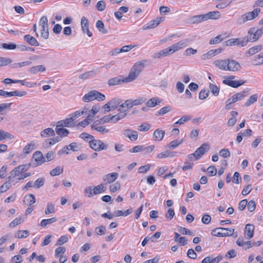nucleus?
I'll use <instances>...</instances> for the list:
<instances>
[{"label":"nucleus","mask_w":263,"mask_h":263,"mask_svg":"<svg viewBox=\"0 0 263 263\" xmlns=\"http://www.w3.org/2000/svg\"><path fill=\"white\" fill-rule=\"evenodd\" d=\"M2 47L6 49L12 50L16 48L17 45L14 43H3L2 44Z\"/></svg>","instance_id":"nucleus-63"},{"label":"nucleus","mask_w":263,"mask_h":263,"mask_svg":"<svg viewBox=\"0 0 263 263\" xmlns=\"http://www.w3.org/2000/svg\"><path fill=\"white\" fill-rule=\"evenodd\" d=\"M163 20L164 19L163 17H157L156 19L149 22L147 24L145 25L143 27V29L147 30L152 28H154L155 27L158 26L161 22L163 21Z\"/></svg>","instance_id":"nucleus-11"},{"label":"nucleus","mask_w":263,"mask_h":263,"mask_svg":"<svg viewBox=\"0 0 263 263\" xmlns=\"http://www.w3.org/2000/svg\"><path fill=\"white\" fill-rule=\"evenodd\" d=\"M27 95V92L25 91H18L14 90L13 91L8 92L2 89H0V96L4 97L5 98L11 97L13 96L17 97H23Z\"/></svg>","instance_id":"nucleus-6"},{"label":"nucleus","mask_w":263,"mask_h":263,"mask_svg":"<svg viewBox=\"0 0 263 263\" xmlns=\"http://www.w3.org/2000/svg\"><path fill=\"white\" fill-rule=\"evenodd\" d=\"M96 27L100 32L104 34L108 33V31L105 28L104 24L102 21L99 20L96 22Z\"/></svg>","instance_id":"nucleus-31"},{"label":"nucleus","mask_w":263,"mask_h":263,"mask_svg":"<svg viewBox=\"0 0 263 263\" xmlns=\"http://www.w3.org/2000/svg\"><path fill=\"white\" fill-rule=\"evenodd\" d=\"M92 117L93 116H91L90 114L88 115L85 120L79 123V125L84 127H85L92 121Z\"/></svg>","instance_id":"nucleus-48"},{"label":"nucleus","mask_w":263,"mask_h":263,"mask_svg":"<svg viewBox=\"0 0 263 263\" xmlns=\"http://www.w3.org/2000/svg\"><path fill=\"white\" fill-rule=\"evenodd\" d=\"M27 201L30 205H32L35 202V197L32 194H30L28 195L25 196L24 200V202Z\"/></svg>","instance_id":"nucleus-37"},{"label":"nucleus","mask_w":263,"mask_h":263,"mask_svg":"<svg viewBox=\"0 0 263 263\" xmlns=\"http://www.w3.org/2000/svg\"><path fill=\"white\" fill-rule=\"evenodd\" d=\"M168 55H170V53L167 50V48H166L165 49L159 51L158 52L155 53L153 55V58L154 59H159L162 57H165Z\"/></svg>","instance_id":"nucleus-30"},{"label":"nucleus","mask_w":263,"mask_h":263,"mask_svg":"<svg viewBox=\"0 0 263 263\" xmlns=\"http://www.w3.org/2000/svg\"><path fill=\"white\" fill-rule=\"evenodd\" d=\"M93 96L94 100H97L98 101H102L105 99V96L104 95L97 90H92Z\"/></svg>","instance_id":"nucleus-33"},{"label":"nucleus","mask_w":263,"mask_h":263,"mask_svg":"<svg viewBox=\"0 0 263 263\" xmlns=\"http://www.w3.org/2000/svg\"><path fill=\"white\" fill-rule=\"evenodd\" d=\"M45 183V179L43 178H38L34 182L33 186L35 189H39L43 186Z\"/></svg>","instance_id":"nucleus-53"},{"label":"nucleus","mask_w":263,"mask_h":263,"mask_svg":"<svg viewBox=\"0 0 263 263\" xmlns=\"http://www.w3.org/2000/svg\"><path fill=\"white\" fill-rule=\"evenodd\" d=\"M249 42V37L245 36L243 38L230 39L226 42V46L237 45L239 47H243L246 46Z\"/></svg>","instance_id":"nucleus-5"},{"label":"nucleus","mask_w":263,"mask_h":263,"mask_svg":"<svg viewBox=\"0 0 263 263\" xmlns=\"http://www.w3.org/2000/svg\"><path fill=\"white\" fill-rule=\"evenodd\" d=\"M24 40L31 46H39V43L36 40V39H35L33 36L30 35V34L25 35L24 36Z\"/></svg>","instance_id":"nucleus-19"},{"label":"nucleus","mask_w":263,"mask_h":263,"mask_svg":"<svg viewBox=\"0 0 263 263\" xmlns=\"http://www.w3.org/2000/svg\"><path fill=\"white\" fill-rule=\"evenodd\" d=\"M254 226L252 224H247L245 227V233L247 235V238L251 239L254 235Z\"/></svg>","instance_id":"nucleus-17"},{"label":"nucleus","mask_w":263,"mask_h":263,"mask_svg":"<svg viewBox=\"0 0 263 263\" xmlns=\"http://www.w3.org/2000/svg\"><path fill=\"white\" fill-rule=\"evenodd\" d=\"M206 21L205 14L195 15L190 18V21L193 24H198Z\"/></svg>","instance_id":"nucleus-20"},{"label":"nucleus","mask_w":263,"mask_h":263,"mask_svg":"<svg viewBox=\"0 0 263 263\" xmlns=\"http://www.w3.org/2000/svg\"><path fill=\"white\" fill-rule=\"evenodd\" d=\"M219 155L224 158H228L230 157L231 153L228 149L223 148L220 151Z\"/></svg>","instance_id":"nucleus-55"},{"label":"nucleus","mask_w":263,"mask_h":263,"mask_svg":"<svg viewBox=\"0 0 263 263\" xmlns=\"http://www.w3.org/2000/svg\"><path fill=\"white\" fill-rule=\"evenodd\" d=\"M260 12V9L259 8L255 9L253 11L246 13L242 15L238 20L240 24H243L248 21L252 20L255 18Z\"/></svg>","instance_id":"nucleus-4"},{"label":"nucleus","mask_w":263,"mask_h":263,"mask_svg":"<svg viewBox=\"0 0 263 263\" xmlns=\"http://www.w3.org/2000/svg\"><path fill=\"white\" fill-rule=\"evenodd\" d=\"M79 148L77 143L73 142L69 144V145L65 146L62 149L58 152V155H61L64 153L68 154L69 152L68 151L72 150L73 152H76L79 150Z\"/></svg>","instance_id":"nucleus-10"},{"label":"nucleus","mask_w":263,"mask_h":263,"mask_svg":"<svg viewBox=\"0 0 263 263\" xmlns=\"http://www.w3.org/2000/svg\"><path fill=\"white\" fill-rule=\"evenodd\" d=\"M160 102L161 101L159 98L155 97L148 100L146 103V105L148 107H153L158 105Z\"/></svg>","instance_id":"nucleus-28"},{"label":"nucleus","mask_w":263,"mask_h":263,"mask_svg":"<svg viewBox=\"0 0 263 263\" xmlns=\"http://www.w3.org/2000/svg\"><path fill=\"white\" fill-rule=\"evenodd\" d=\"M188 43V40L185 39L183 40L180 41L179 42L175 43L176 47L179 50L180 49L185 47Z\"/></svg>","instance_id":"nucleus-45"},{"label":"nucleus","mask_w":263,"mask_h":263,"mask_svg":"<svg viewBox=\"0 0 263 263\" xmlns=\"http://www.w3.org/2000/svg\"><path fill=\"white\" fill-rule=\"evenodd\" d=\"M210 149V145L208 143L202 144L194 152L196 155V160L200 159L206 152Z\"/></svg>","instance_id":"nucleus-7"},{"label":"nucleus","mask_w":263,"mask_h":263,"mask_svg":"<svg viewBox=\"0 0 263 263\" xmlns=\"http://www.w3.org/2000/svg\"><path fill=\"white\" fill-rule=\"evenodd\" d=\"M223 40L221 35H218L212 39L209 42L210 44H216L220 43Z\"/></svg>","instance_id":"nucleus-60"},{"label":"nucleus","mask_w":263,"mask_h":263,"mask_svg":"<svg viewBox=\"0 0 263 263\" xmlns=\"http://www.w3.org/2000/svg\"><path fill=\"white\" fill-rule=\"evenodd\" d=\"M248 33L250 34H253L252 38L250 37L249 41L250 40H252L253 41H256L263 34V26L261 27L260 29L257 30H255V28H251L249 31Z\"/></svg>","instance_id":"nucleus-9"},{"label":"nucleus","mask_w":263,"mask_h":263,"mask_svg":"<svg viewBox=\"0 0 263 263\" xmlns=\"http://www.w3.org/2000/svg\"><path fill=\"white\" fill-rule=\"evenodd\" d=\"M151 125L147 123H144L139 126L138 129L141 132H147L149 129Z\"/></svg>","instance_id":"nucleus-61"},{"label":"nucleus","mask_w":263,"mask_h":263,"mask_svg":"<svg viewBox=\"0 0 263 263\" xmlns=\"http://www.w3.org/2000/svg\"><path fill=\"white\" fill-rule=\"evenodd\" d=\"M89 145L91 149L96 152L106 150L108 147L107 144H105L101 140L96 139L95 138L89 141Z\"/></svg>","instance_id":"nucleus-3"},{"label":"nucleus","mask_w":263,"mask_h":263,"mask_svg":"<svg viewBox=\"0 0 263 263\" xmlns=\"http://www.w3.org/2000/svg\"><path fill=\"white\" fill-rule=\"evenodd\" d=\"M145 61H138L132 67L127 77L124 78L123 81L128 83L135 80L144 68Z\"/></svg>","instance_id":"nucleus-1"},{"label":"nucleus","mask_w":263,"mask_h":263,"mask_svg":"<svg viewBox=\"0 0 263 263\" xmlns=\"http://www.w3.org/2000/svg\"><path fill=\"white\" fill-rule=\"evenodd\" d=\"M92 90L89 91L82 98V100L85 102H89L94 101Z\"/></svg>","instance_id":"nucleus-39"},{"label":"nucleus","mask_w":263,"mask_h":263,"mask_svg":"<svg viewBox=\"0 0 263 263\" xmlns=\"http://www.w3.org/2000/svg\"><path fill=\"white\" fill-rule=\"evenodd\" d=\"M258 98V96L257 94H254L250 97L249 99L246 101L245 104V106H249L255 102Z\"/></svg>","instance_id":"nucleus-47"},{"label":"nucleus","mask_w":263,"mask_h":263,"mask_svg":"<svg viewBox=\"0 0 263 263\" xmlns=\"http://www.w3.org/2000/svg\"><path fill=\"white\" fill-rule=\"evenodd\" d=\"M12 62V60L8 58L0 57V67L6 66Z\"/></svg>","instance_id":"nucleus-52"},{"label":"nucleus","mask_w":263,"mask_h":263,"mask_svg":"<svg viewBox=\"0 0 263 263\" xmlns=\"http://www.w3.org/2000/svg\"><path fill=\"white\" fill-rule=\"evenodd\" d=\"M54 131L51 128H46L41 133V136L43 138H47L49 136H54Z\"/></svg>","instance_id":"nucleus-26"},{"label":"nucleus","mask_w":263,"mask_h":263,"mask_svg":"<svg viewBox=\"0 0 263 263\" xmlns=\"http://www.w3.org/2000/svg\"><path fill=\"white\" fill-rule=\"evenodd\" d=\"M55 212L54 204L51 203H48L45 211V213L48 215Z\"/></svg>","instance_id":"nucleus-42"},{"label":"nucleus","mask_w":263,"mask_h":263,"mask_svg":"<svg viewBox=\"0 0 263 263\" xmlns=\"http://www.w3.org/2000/svg\"><path fill=\"white\" fill-rule=\"evenodd\" d=\"M254 65H261L263 64V55L261 54H258L254 57L253 60Z\"/></svg>","instance_id":"nucleus-50"},{"label":"nucleus","mask_w":263,"mask_h":263,"mask_svg":"<svg viewBox=\"0 0 263 263\" xmlns=\"http://www.w3.org/2000/svg\"><path fill=\"white\" fill-rule=\"evenodd\" d=\"M46 70V68L42 65L33 66L28 69V71L31 73H36L38 72H43Z\"/></svg>","instance_id":"nucleus-27"},{"label":"nucleus","mask_w":263,"mask_h":263,"mask_svg":"<svg viewBox=\"0 0 263 263\" xmlns=\"http://www.w3.org/2000/svg\"><path fill=\"white\" fill-rule=\"evenodd\" d=\"M63 172V168L61 166H57L55 168L52 170L50 172V174L52 176H55L59 175L61 173Z\"/></svg>","instance_id":"nucleus-41"},{"label":"nucleus","mask_w":263,"mask_h":263,"mask_svg":"<svg viewBox=\"0 0 263 263\" xmlns=\"http://www.w3.org/2000/svg\"><path fill=\"white\" fill-rule=\"evenodd\" d=\"M22 173L18 166H17L10 172V175L8 177V180H11L12 178L20 176Z\"/></svg>","instance_id":"nucleus-38"},{"label":"nucleus","mask_w":263,"mask_h":263,"mask_svg":"<svg viewBox=\"0 0 263 263\" xmlns=\"http://www.w3.org/2000/svg\"><path fill=\"white\" fill-rule=\"evenodd\" d=\"M171 110V108L170 106H165L160 109L157 113L156 114V116H162L163 115L167 112L170 111Z\"/></svg>","instance_id":"nucleus-54"},{"label":"nucleus","mask_w":263,"mask_h":263,"mask_svg":"<svg viewBox=\"0 0 263 263\" xmlns=\"http://www.w3.org/2000/svg\"><path fill=\"white\" fill-rule=\"evenodd\" d=\"M33 158L36 162L37 165H41L45 163L44 156L40 151L35 152L33 155Z\"/></svg>","instance_id":"nucleus-15"},{"label":"nucleus","mask_w":263,"mask_h":263,"mask_svg":"<svg viewBox=\"0 0 263 263\" xmlns=\"http://www.w3.org/2000/svg\"><path fill=\"white\" fill-rule=\"evenodd\" d=\"M96 74V72L92 70V71H88L87 72H85V73L80 75L79 78L82 79H86L87 78H88L92 77L93 76H95Z\"/></svg>","instance_id":"nucleus-57"},{"label":"nucleus","mask_w":263,"mask_h":263,"mask_svg":"<svg viewBox=\"0 0 263 263\" xmlns=\"http://www.w3.org/2000/svg\"><path fill=\"white\" fill-rule=\"evenodd\" d=\"M228 59L224 60H217L213 62V64L220 70H228Z\"/></svg>","instance_id":"nucleus-14"},{"label":"nucleus","mask_w":263,"mask_h":263,"mask_svg":"<svg viewBox=\"0 0 263 263\" xmlns=\"http://www.w3.org/2000/svg\"><path fill=\"white\" fill-rule=\"evenodd\" d=\"M23 220L21 217H17L10 222L9 224V227H14L16 226L21 224Z\"/></svg>","instance_id":"nucleus-62"},{"label":"nucleus","mask_w":263,"mask_h":263,"mask_svg":"<svg viewBox=\"0 0 263 263\" xmlns=\"http://www.w3.org/2000/svg\"><path fill=\"white\" fill-rule=\"evenodd\" d=\"M121 185L119 182H116L109 186V190L111 193H115L120 189Z\"/></svg>","instance_id":"nucleus-56"},{"label":"nucleus","mask_w":263,"mask_h":263,"mask_svg":"<svg viewBox=\"0 0 263 263\" xmlns=\"http://www.w3.org/2000/svg\"><path fill=\"white\" fill-rule=\"evenodd\" d=\"M182 142V140H174L170 143L168 146L170 148L174 149L180 145Z\"/></svg>","instance_id":"nucleus-58"},{"label":"nucleus","mask_w":263,"mask_h":263,"mask_svg":"<svg viewBox=\"0 0 263 263\" xmlns=\"http://www.w3.org/2000/svg\"><path fill=\"white\" fill-rule=\"evenodd\" d=\"M123 80H124V79H122L119 77H116L110 79L108 81V84L109 86H114V85H120L122 82L125 83L124 81H123Z\"/></svg>","instance_id":"nucleus-22"},{"label":"nucleus","mask_w":263,"mask_h":263,"mask_svg":"<svg viewBox=\"0 0 263 263\" xmlns=\"http://www.w3.org/2000/svg\"><path fill=\"white\" fill-rule=\"evenodd\" d=\"M118 177L117 173H111L104 175L103 177V180L105 182V184H110L115 182Z\"/></svg>","instance_id":"nucleus-13"},{"label":"nucleus","mask_w":263,"mask_h":263,"mask_svg":"<svg viewBox=\"0 0 263 263\" xmlns=\"http://www.w3.org/2000/svg\"><path fill=\"white\" fill-rule=\"evenodd\" d=\"M63 126H58L57 125L55 128V132L57 134L59 135L60 137H66L67 136L69 132L66 128H62Z\"/></svg>","instance_id":"nucleus-21"},{"label":"nucleus","mask_w":263,"mask_h":263,"mask_svg":"<svg viewBox=\"0 0 263 263\" xmlns=\"http://www.w3.org/2000/svg\"><path fill=\"white\" fill-rule=\"evenodd\" d=\"M122 100L117 98L112 99L111 100L108 101V104L110 105L111 108L112 110L115 109L118 107V106L122 103Z\"/></svg>","instance_id":"nucleus-23"},{"label":"nucleus","mask_w":263,"mask_h":263,"mask_svg":"<svg viewBox=\"0 0 263 263\" xmlns=\"http://www.w3.org/2000/svg\"><path fill=\"white\" fill-rule=\"evenodd\" d=\"M39 26L41 27V29H45L48 28V19L47 16H42L39 21Z\"/></svg>","instance_id":"nucleus-35"},{"label":"nucleus","mask_w":263,"mask_h":263,"mask_svg":"<svg viewBox=\"0 0 263 263\" xmlns=\"http://www.w3.org/2000/svg\"><path fill=\"white\" fill-rule=\"evenodd\" d=\"M12 136L9 133L3 130H0V141L6 139H11Z\"/></svg>","instance_id":"nucleus-49"},{"label":"nucleus","mask_w":263,"mask_h":263,"mask_svg":"<svg viewBox=\"0 0 263 263\" xmlns=\"http://www.w3.org/2000/svg\"><path fill=\"white\" fill-rule=\"evenodd\" d=\"M106 191V187L103 184H100L93 188V194L97 195Z\"/></svg>","instance_id":"nucleus-34"},{"label":"nucleus","mask_w":263,"mask_h":263,"mask_svg":"<svg viewBox=\"0 0 263 263\" xmlns=\"http://www.w3.org/2000/svg\"><path fill=\"white\" fill-rule=\"evenodd\" d=\"M55 157L54 153L52 151H50L47 153L46 156H44L45 162L50 161L53 160Z\"/></svg>","instance_id":"nucleus-59"},{"label":"nucleus","mask_w":263,"mask_h":263,"mask_svg":"<svg viewBox=\"0 0 263 263\" xmlns=\"http://www.w3.org/2000/svg\"><path fill=\"white\" fill-rule=\"evenodd\" d=\"M234 229L230 228H217L212 231V235L217 237H226L232 236Z\"/></svg>","instance_id":"nucleus-2"},{"label":"nucleus","mask_w":263,"mask_h":263,"mask_svg":"<svg viewBox=\"0 0 263 263\" xmlns=\"http://www.w3.org/2000/svg\"><path fill=\"white\" fill-rule=\"evenodd\" d=\"M227 69L231 71H237L240 70L241 66L240 64L235 60L228 59Z\"/></svg>","instance_id":"nucleus-8"},{"label":"nucleus","mask_w":263,"mask_h":263,"mask_svg":"<svg viewBox=\"0 0 263 263\" xmlns=\"http://www.w3.org/2000/svg\"><path fill=\"white\" fill-rule=\"evenodd\" d=\"M175 216V212L173 209L170 208L165 214V218L169 220H172Z\"/></svg>","instance_id":"nucleus-64"},{"label":"nucleus","mask_w":263,"mask_h":263,"mask_svg":"<svg viewBox=\"0 0 263 263\" xmlns=\"http://www.w3.org/2000/svg\"><path fill=\"white\" fill-rule=\"evenodd\" d=\"M80 138L83 139L84 140L88 142L89 143V141L93 139L94 137L86 133H82L80 135Z\"/></svg>","instance_id":"nucleus-51"},{"label":"nucleus","mask_w":263,"mask_h":263,"mask_svg":"<svg viewBox=\"0 0 263 263\" xmlns=\"http://www.w3.org/2000/svg\"><path fill=\"white\" fill-rule=\"evenodd\" d=\"M10 181L9 180L0 186V194L6 192L10 189L11 186Z\"/></svg>","instance_id":"nucleus-43"},{"label":"nucleus","mask_w":263,"mask_h":263,"mask_svg":"<svg viewBox=\"0 0 263 263\" xmlns=\"http://www.w3.org/2000/svg\"><path fill=\"white\" fill-rule=\"evenodd\" d=\"M81 25L82 26V31L84 33H85V30L89 28V24L88 23V20H87V18L83 16L81 18Z\"/></svg>","instance_id":"nucleus-44"},{"label":"nucleus","mask_w":263,"mask_h":263,"mask_svg":"<svg viewBox=\"0 0 263 263\" xmlns=\"http://www.w3.org/2000/svg\"><path fill=\"white\" fill-rule=\"evenodd\" d=\"M249 94L248 90H243L240 92L234 94L232 97V102H236L238 101L242 100L245 97Z\"/></svg>","instance_id":"nucleus-16"},{"label":"nucleus","mask_w":263,"mask_h":263,"mask_svg":"<svg viewBox=\"0 0 263 263\" xmlns=\"http://www.w3.org/2000/svg\"><path fill=\"white\" fill-rule=\"evenodd\" d=\"M206 20L209 19H218L220 17V13L218 11H211L205 14Z\"/></svg>","instance_id":"nucleus-25"},{"label":"nucleus","mask_w":263,"mask_h":263,"mask_svg":"<svg viewBox=\"0 0 263 263\" xmlns=\"http://www.w3.org/2000/svg\"><path fill=\"white\" fill-rule=\"evenodd\" d=\"M57 220V218L55 217H52L51 218L49 219H43L41 221L40 226L42 227H45L47 225L50 224L53 222H56Z\"/></svg>","instance_id":"nucleus-32"},{"label":"nucleus","mask_w":263,"mask_h":263,"mask_svg":"<svg viewBox=\"0 0 263 263\" xmlns=\"http://www.w3.org/2000/svg\"><path fill=\"white\" fill-rule=\"evenodd\" d=\"M72 123L70 122V119L67 118L64 120H61L57 123L58 126H66L68 127L72 126Z\"/></svg>","instance_id":"nucleus-40"},{"label":"nucleus","mask_w":263,"mask_h":263,"mask_svg":"<svg viewBox=\"0 0 263 263\" xmlns=\"http://www.w3.org/2000/svg\"><path fill=\"white\" fill-rule=\"evenodd\" d=\"M262 49L261 45H257L250 48L247 53H249L250 55H253L255 53L258 52Z\"/></svg>","instance_id":"nucleus-36"},{"label":"nucleus","mask_w":263,"mask_h":263,"mask_svg":"<svg viewBox=\"0 0 263 263\" xmlns=\"http://www.w3.org/2000/svg\"><path fill=\"white\" fill-rule=\"evenodd\" d=\"M209 88L214 96H218L219 92V88L218 86H217L216 85L210 83Z\"/></svg>","instance_id":"nucleus-46"},{"label":"nucleus","mask_w":263,"mask_h":263,"mask_svg":"<svg viewBox=\"0 0 263 263\" xmlns=\"http://www.w3.org/2000/svg\"><path fill=\"white\" fill-rule=\"evenodd\" d=\"M123 135L126 137H127L132 141H136L138 137V133L137 131L127 129L123 131Z\"/></svg>","instance_id":"nucleus-12"},{"label":"nucleus","mask_w":263,"mask_h":263,"mask_svg":"<svg viewBox=\"0 0 263 263\" xmlns=\"http://www.w3.org/2000/svg\"><path fill=\"white\" fill-rule=\"evenodd\" d=\"M165 134V132L164 130L160 129H157L154 131L153 134L154 139L155 141H160L163 139Z\"/></svg>","instance_id":"nucleus-18"},{"label":"nucleus","mask_w":263,"mask_h":263,"mask_svg":"<svg viewBox=\"0 0 263 263\" xmlns=\"http://www.w3.org/2000/svg\"><path fill=\"white\" fill-rule=\"evenodd\" d=\"M29 235V232L27 230L18 231L14 234V237L17 238H25Z\"/></svg>","instance_id":"nucleus-29"},{"label":"nucleus","mask_w":263,"mask_h":263,"mask_svg":"<svg viewBox=\"0 0 263 263\" xmlns=\"http://www.w3.org/2000/svg\"><path fill=\"white\" fill-rule=\"evenodd\" d=\"M232 117L230 118L227 123L228 126L229 127L234 125L237 122L236 117L238 115V112L235 111H232L231 112Z\"/></svg>","instance_id":"nucleus-24"}]
</instances>
